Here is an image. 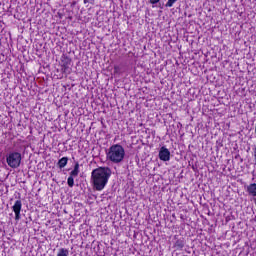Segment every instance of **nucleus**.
Segmentation results:
<instances>
[{
    "mask_svg": "<svg viewBox=\"0 0 256 256\" xmlns=\"http://www.w3.org/2000/svg\"><path fill=\"white\" fill-rule=\"evenodd\" d=\"M111 168L109 167H99L92 171L91 181L95 191H103L111 179Z\"/></svg>",
    "mask_w": 256,
    "mask_h": 256,
    "instance_id": "obj_1",
    "label": "nucleus"
},
{
    "mask_svg": "<svg viewBox=\"0 0 256 256\" xmlns=\"http://www.w3.org/2000/svg\"><path fill=\"white\" fill-rule=\"evenodd\" d=\"M106 159L114 165H119L123 163L125 159V148L121 144H114L110 146L106 152Z\"/></svg>",
    "mask_w": 256,
    "mask_h": 256,
    "instance_id": "obj_2",
    "label": "nucleus"
},
{
    "mask_svg": "<svg viewBox=\"0 0 256 256\" xmlns=\"http://www.w3.org/2000/svg\"><path fill=\"white\" fill-rule=\"evenodd\" d=\"M22 156L20 152H9L6 155V163L11 169H17L21 167Z\"/></svg>",
    "mask_w": 256,
    "mask_h": 256,
    "instance_id": "obj_3",
    "label": "nucleus"
},
{
    "mask_svg": "<svg viewBox=\"0 0 256 256\" xmlns=\"http://www.w3.org/2000/svg\"><path fill=\"white\" fill-rule=\"evenodd\" d=\"M23 207V203L21 200H16L14 205L12 206V210L15 213V220L19 221L21 219V209Z\"/></svg>",
    "mask_w": 256,
    "mask_h": 256,
    "instance_id": "obj_4",
    "label": "nucleus"
},
{
    "mask_svg": "<svg viewBox=\"0 0 256 256\" xmlns=\"http://www.w3.org/2000/svg\"><path fill=\"white\" fill-rule=\"evenodd\" d=\"M159 159L160 161H170L171 160V152L167 147L162 146L159 151Z\"/></svg>",
    "mask_w": 256,
    "mask_h": 256,
    "instance_id": "obj_5",
    "label": "nucleus"
},
{
    "mask_svg": "<svg viewBox=\"0 0 256 256\" xmlns=\"http://www.w3.org/2000/svg\"><path fill=\"white\" fill-rule=\"evenodd\" d=\"M247 193L251 197H256V183H252L247 186Z\"/></svg>",
    "mask_w": 256,
    "mask_h": 256,
    "instance_id": "obj_6",
    "label": "nucleus"
},
{
    "mask_svg": "<svg viewBox=\"0 0 256 256\" xmlns=\"http://www.w3.org/2000/svg\"><path fill=\"white\" fill-rule=\"evenodd\" d=\"M69 159L67 157H62L59 161H58V166L60 169H63L64 167H67V163H68Z\"/></svg>",
    "mask_w": 256,
    "mask_h": 256,
    "instance_id": "obj_7",
    "label": "nucleus"
},
{
    "mask_svg": "<svg viewBox=\"0 0 256 256\" xmlns=\"http://www.w3.org/2000/svg\"><path fill=\"white\" fill-rule=\"evenodd\" d=\"M79 175V163H76L74 169L70 172V177H77Z\"/></svg>",
    "mask_w": 256,
    "mask_h": 256,
    "instance_id": "obj_8",
    "label": "nucleus"
},
{
    "mask_svg": "<svg viewBox=\"0 0 256 256\" xmlns=\"http://www.w3.org/2000/svg\"><path fill=\"white\" fill-rule=\"evenodd\" d=\"M57 256H69V249H66V248L59 249Z\"/></svg>",
    "mask_w": 256,
    "mask_h": 256,
    "instance_id": "obj_9",
    "label": "nucleus"
},
{
    "mask_svg": "<svg viewBox=\"0 0 256 256\" xmlns=\"http://www.w3.org/2000/svg\"><path fill=\"white\" fill-rule=\"evenodd\" d=\"M174 246L176 247V249H183L185 247V241L177 240Z\"/></svg>",
    "mask_w": 256,
    "mask_h": 256,
    "instance_id": "obj_10",
    "label": "nucleus"
},
{
    "mask_svg": "<svg viewBox=\"0 0 256 256\" xmlns=\"http://www.w3.org/2000/svg\"><path fill=\"white\" fill-rule=\"evenodd\" d=\"M67 184L70 186V187H73L75 185V178H73L72 176H69L68 177V180H67Z\"/></svg>",
    "mask_w": 256,
    "mask_h": 256,
    "instance_id": "obj_11",
    "label": "nucleus"
},
{
    "mask_svg": "<svg viewBox=\"0 0 256 256\" xmlns=\"http://www.w3.org/2000/svg\"><path fill=\"white\" fill-rule=\"evenodd\" d=\"M175 3H177V0H168V2L166 3V7H172L173 5H175Z\"/></svg>",
    "mask_w": 256,
    "mask_h": 256,
    "instance_id": "obj_12",
    "label": "nucleus"
},
{
    "mask_svg": "<svg viewBox=\"0 0 256 256\" xmlns=\"http://www.w3.org/2000/svg\"><path fill=\"white\" fill-rule=\"evenodd\" d=\"M151 5H157V3H159V1L161 0H149Z\"/></svg>",
    "mask_w": 256,
    "mask_h": 256,
    "instance_id": "obj_13",
    "label": "nucleus"
},
{
    "mask_svg": "<svg viewBox=\"0 0 256 256\" xmlns=\"http://www.w3.org/2000/svg\"><path fill=\"white\" fill-rule=\"evenodd\" d=\"M114 74H119V66H114Z\"/></svg>",
    "mask_w": 256,
    "mask_h": 256,
    "instance_id": "obj_14",
    "label": "nucleus"
}]
</instances>
